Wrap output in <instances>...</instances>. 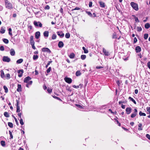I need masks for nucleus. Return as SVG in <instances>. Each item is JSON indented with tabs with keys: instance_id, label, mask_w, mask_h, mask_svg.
I'll use <instances>...</instances> for the list:
<instances>
[{
	"instance_id": "864d4df0",
	"label": "nucleus",
	"mask_w": 150,
	"mask_h": 150,
	"mask_svg": "<svg viewBox=\"0 0 150 150\" xmlns=\"http://www.w3.org/2000/svg\"><path fill=\"white\" fill-rule=\"evenodd\" d=\"M30 41L31 45L35 44V42L34 40Z\"/></svg>"
},
{
	"instance_id": "338daca9",
	"label": "nucleus",
	"mask_w": 150,
	"mask_h": 150,
	"mask_svg": "<svg viewBox=\"0 0 150 150\" xmlns=\"http://www.w3.org/2000/svg\"><path fill=\"white\" fill-rule=\"evenodd\" d=\"M32 81H29L27 83H28L29 85H30L32 84Z\"/></svg>"
},
{
	"instance_id": "4c0bfd02",
	"label": "nucleus",
	"mask_w": 150,
	"mask_h": 150,
	"mask_svg": "<svg viewBox=\"0 0 150 150\" xmlns=\"http://www.w3.org/2000/svg\"><path fill=\"white\" fill-rule=\"evenodd\" d=\"M148 37V34H145L144 35V38L145 40H146Z\"/></svg>"
},
{
	"instance_id": "e2e57ef3",
	"label": "nucleus",
	"mask_w": 150,
	"mask_h": 150,
	"mask_svg": "<svg viewBox=\"0 0 150 150\" xmlns=\"http://www.w3.org/2000/svg\"><path fill=\"white\" fill-rule=\"evenodd\" d=\"M135 21L137 22H139V21L138 20V18L137 17L135 18Z\"/></svg>"
},
{
	"instance_id": "a18cd8bd",
	"label": "nucleus",
	"mask_w": 150,
	"mask_h": 150,
	"mask_svg": "<svg viewBox=\"0 0 150 150\" xmlns=\"http://www.w3.org/2000/svg\"><path fill=\"white\" fill-rule=\"evenodd\" d=\"M20 123L22 125L24 124V122L23 121V120L22 118H21L20 120Z\"/></svg>"
},
{
	"instance_id": "c756f323",
	"label": "nucleus",
	"mask_w": 150,
	"mask_h": 150,
	"mask_svg": "<svg viewBox=\"0 0 150 150\" xmlns=\"http://www.w3.org/2000/svg\"><path fill=\"white\" fill-rule=\"evenodd\" d=\"M3 41L5 43L7 44L8 43V40L6 39H3Z\"/></svg>"
},
{
	"instance_id": "c85d7f7f",
	"label": "nucleus",
	"mask_w": 150,
	"mask_h": 150,
	"mask_svg": "<svg viewBox=\"0 0 150 150\" xmlns=\"http://www.w3.org/2000/svg\"><path fill=\"white\" fill-rule=\"evenodd\" d=\"M82 49L84 50V53H87L88 52V50L86 49L84 47H82Z\"/></svg>"
},
{
	"instance_id": "37998d69",
	"label": "nucleus",
	"mask_w": 150,
	"mask_h": 150,
	"mask_svg": "<svg viewBox=\"0 0 150 150\" xmlns=\"http://www.w3.org/2000/svg\"><path fill=\"white\" fill-rule=\"evenodd\" d=\"M20 111V108L19 106H18L17 107L16 112H19Z\"/></svg>"
},
{
	"instance_id": "e433bc0d",
	"label": "nucleus",
	"mask_w": 150,
	"mask_h": 150,
	"mask_svg": "<svg viewBox=\"0 0 150 150\" xmlns=\"http://www.w3.org/2000/svg\"><path fill=\"white\" fill-rule=\"evenodd\" d=\"M5 30L2 27L1 28V29L0 32L1 33H5Z\"/></svg>"
},
{
	"instance_id": "a19ab883",
	"label": "nucleus",
	"mask_w": 150,
	"mask_h": 150,
	"mask_svg": "<svg viewBox=\"0 0 150 150\" xmlns=\"http://www.w3.org/2000/svg\"><path fill=\"white\" fill-rule=\"evenodd\" d=\"M114 120H115V121L116 122L117 124L118 125H119V126H120V123L116 119H114Z\"/></svg>"
},
{
	"instance_id": "a211bd4d",
	"label": "nucleus",
	"mask_w": 150,
	"mask_h": 150,
	"mask_svg": "<svg viewBox=\"0 0 150 150\" xmlns=\"http://www.w3.org/2000/svg\"><path fill=\"white\" fill-rule=\"evenodd\" d=\"M1 77L2 78H4L5 77V74H4L3 71L2 70H1Z\"/></svg>"
},
{
	"instance_id": "2eb2a0df",
	"label": "nucleus",
	"mask_w": 150,
	"mask_h": 150,
	"mask_svg": "<svg viewBox=\"0 0 150 150\" xmlns=\"http://www.w3.org/2000/svg\"><path fill=\"white\" fill-rule=\"evenodd\" d=\"M10 53L11 55L12 56H14L15 53V50L13 49H11Z\"/></svg>"
},
{
	"instance_id": "13d9d810",
	"label": "nucleus",
	"mask_w": 150,
	"mask_h": 150,
	"mask_svg": "<svg viewBox=\"0 0 150 150\" xmlns=\"http://www.w3.org/2000/svg\"><path fill=\"white\" fill-rule=\"evenodd\" d=\"M147 66L149 69H150V62L147 63Z\"/></svg>"
},
{
	"instance_id": "39448f33",
	"label": "nucleus",
	"mask_w": 150,
	"mask_h": 150,
	"mask_svg": "<svg viewBox=\"0 0 150 150\" xmlns=\"http://www.w3.org/2000/svg\"><path fill=\"white\" fill-rule=\"evenodd\" d=\"M137 110L136 108L134 109V112L132 113L131 117L132 118H134L137 115Z\"/></svg>"
},
{
	"instance_id": "393cba45",
	"label": "nucleus",
	"mask_w": 150,
	"mask_h": 150,
	"mask_svg": "<svg viewBox=\"0 0 150 150\" xmlns=\"http://www.w3.org/2000/svg\"><path fill=\"white\" fill-rule=\"evenodd\" d=\"M4 115L5 117H9V115L8 113L6 112H4Z\"/></svg>"
},
{
	"instance_id": "6ab92c4d",
	"label": "nucleus",
	"mask_w": 150,
	"mask_h": 150,
	"mask_svg": "<svg viewBox=\"0 0 150 150\" xmlns=\"http://www.w3.org/2000/svg\"><path fill=\"white\" fill-rule=\"evenodd\" d=\"M75 55L73 53H71L69 57L71 59H73L75 57Z\"/></svg>"
},
{
	"instance_id": "aec40b11",
	"label": "nucleus",
	"mask_w": 150,
	"mask_h": 150,
	"mask_svg": "<svg viewBox=\"0 0 150 150\" xmlns=\"http://www.w3.org/2000/svg\"><path fill=\"white\" fill-rule=\"evenodd\" d=\"M99 4L100 5V7H101L103 8L105 6V3L102 1H100L99 2Z\"/></svg>"
},
{
	"instance_id": "680f3d73",
	"label": "nucleus",
	"mask_w": 150,
	"mask_h": 150,
	"mask_svg": "<svg viewBox=\"0 0 150 150\" xmlns=\"http://www.w3.org/2000/svg\"><path fill=\"white\" fill-rule=\"evenodd\" d=\"M33 36H30V41L33 40Z\"/></svg>"
},
{
	"instance_id": "c9c22d12",
	"label": "nucleus",
	"mask_w": 150,
	"mask_h": 150,
	"mask_svg": "<svg viewBox=\"0 0 150 150\" xmlns=\"http://www.w3.org/2000/svg\"><path fill=\"white\" fill-rule=\"evenodd\" d=\"M38 56L37 55H34L33 56V58L34 60H36L38 58Z\"/></svg>"
},
{
	"instance_id": "774afa93",
	"label": "nucleus",
	"mask_w": 150,
	"mask_h": 150,
	"mask_svg": "<svg viewBox=\"0 0 150 150\" xmlns=\"http://www.w3.org/2000/svg\"><path fill=\"white\" fill-rule=\"evenodd\" d=\"M112 38H117V37L115 34H113L112 36Z\"/></svg>"
},
{
	"instance_id": "c03bdc74",
	"label": "nucleus",
	"mask_w": 150,
	"mask_h": 150,
	"mask_svg": "<svg viewBox=\"0 0 150 150\" xmlns=\"http://www.w3.org/2000/svg\"><path fill=\"white\" fill-rule=\"evenodd\" d=\"M146 109L147 111L149 112V114H150V107H147Z\"/></svg>"
},
{
	"instance_id": "f257e3e1",
	"label": "nucleus",
	"mask_w": 150,
	"mask_h": 150,
	"mask_svg": "<svg viewBox=\"0 0 150 150\" xmlns=\"http://www.w3.org/2000/svg\"><path fill=\"white\" fill-rule=\"evenodd\" d=\"M5 3L6 7V8L10 9L13 8V6L12 4L7 0H5Z\"/></svg>"
},
{
	"instance_id": "f704fd0d",
	"label": "nucleus",
	"mask_w": 150,
	"mask_h": 150,
	"mask_svg": "<svg viewBox=\"0 0 150 150\" xmlns=\"http://www.w3.org/2000/svg\"><path fill=\"white\" fill-rule=\"evenodd\" d=\"M86 57V56L85 55H82L81 56V58L82 60L85 59Z\"/></svg>"
},
{
	"instance_id": "5fc2aeb1",
	"label": "nucleus",
	"mask_w": 150,
	"mask_h": 150,
	"mask_svg": "<svg viewBox=\"0 0 150 150\" xmlns=\"http://www.w3.org/2000/svg\"><path fill=\"white\" fill-rule=\"evenodd\" d=\"M18 115L20 119L22 118L21 117V115H22L21 113V112L18 113Z\"/></svg>"
},
{
	"instance_id": "1a4fd4ad",
	"label": "nucleus",
	"mask_w": 150,
	"mask_h": 150,
	"mask_svg": "<svg viewBox=\"0 0 150 150\" xmlns=\"http://www.w3.org/2000/svg\"><path fill=\"white\" fill-rule=\"evenodd\" d=\"M23 70H19L18 71V73L19 74L18 76L19 77H21L23 75Z\"/></svg>"
},
{
	"instance_id": "bb28decb",
	"label": "nucleus",
	"mask_w": 150,
	"mask_h": 150,
	"mask_svg": "<svg viewBox=\"0 0 150 150\" xmlns=\"http://www.w3.org/2000/svg\"><path fill=\"white\" fill-rule=\"evenodd\" d=\"M1 144L3 146H5V142L4 141H1Z\"/></svg>"
},
{
	"instance_id": "603ef678",
	"label": "nucleus",
	"mask_w": 150,
	"mask_h": 150,
	"mask_svg": "<svg viewBox=\"0 0 150 150\" xmlns=\"http://www.w3.org/2000/svg\"><path fill=\"white\" fill-rule=\"evenodd\" d=\"M146 137L148 139H149V140H150V135L149 134H146Z\"/></svg>"
},
{
	"instance_id": "423d86ee",
	"label": "nucleus",
	"mask_w": 150,
	"mask_h": 150,
	"mask_svg": "<svg viewBox=\"0 0 150 150\" xmlns=\"http://www.w3.org/2000/svg\"><path fill=\"white\" fill-rule=\"evenodd\" d=\"M65 81L68 83H71L72 80L70 78L65 77L64 79Z\"/></svg>"
},
{
	"instance_id": "cd10ccee",
	"label": "nucleus",
	"mask_w": 150,
	"mask_h": 150,
	"mask_svg": "<svg viewBox=\"0 0 150 150\" xmlns=\"http://www.w3.org/2000/svg\"><path fill=\"white\" fill-rule=\"evenodd\" d=\"M81 73L80 71H77L76 73V76H79L81 75Z\"/></svg>"
},
{
	"instance_id": "0e129e2a",
	"label": "nucleus",
	"mask_w": 150,
	"mask_h": 150,
	"mask_svg": "<svg viewBox=\"0 0 150 150\" xmlns=\"http://www.w3.org/2000/svg\"><path fill=\"white\" fill-rule=\"evenodd\" d=\"M137 39L136 38H134V43H135L136 42H137Z\"/></svg>"
},
{
	"instance_id": "79ce46f5",
	"label": "nucleus",
	"mask_w": 150,
	"mask_h": 150,
	"mask_svg": "<svg viewBox=\"0 0 150 150\" xmlns=\"http://www.w3.org/2000/svg\"><path fill=\"white\" fill-rule=\"evenodd\" d=\"M56 37H57L56 35L55 34H53L52 36V39L54 40V39H55L56 38Z\"/></svg>"
},
{
	"instance_id": "20e7f679",
	"label": "nucleus",
	"mask_w": 150,
	"mask_h": 150,
	"mask_svg": "<svg viewBox=\"0 0 150 150\" xmlns=\"http://www.w3.org/2000/svg\"><path fill=\"white\" fill-rule=\"evenodd\" d=\"M34 25L36 27L39 26L40 27H42V24L40 22H37L36 21H34L33 23Z\"/></svg>"
},
{
	"instance_id": "49530a36",
	"label": "nucleus",
	"mask_w": 150,
	"mask_h": 150,
	"mask_svg": "<svg viewBox=\"0 0 150 150\" xmlns=\"http://www.w3.org/2000/svg\"><path fill=\"white\" fill-rule=\"evenodd\" d=\"M86 13H87V14L89 16H93L92 14L90 12H88V11H87Z\"/></svg>"
},
{
	"instance_id": "f3484780",
	"label": "nucleus",
	"mask_w": 150,
	"mask_h": 150,
	"mask_svg": "<svg viewBox=\"0 0 150 150\" xmlns=\"http://www.w3.org/2000/svg\"><path fill=\"white\" fill-rule=\"evenodd\" d=\"M142 124L141 123H140L138 125V130H142L143 129L142 128Z\"/></svg>"
},
{
	"instance_id": "a878e982",
	"label": "nucleus",
	"mask_w": 150,
	"mask_h": 150,
	"mask_svg": "<svg viewBox=\"0 0 150 150\" xmlns=\"http://www.w3.org/2000/svg\"><path fill=\"white\" fill-rule=\"evenodd\" d=\"M139 115L140 116H146V114L142 112V111H140L139 112Z\"/></svg>"
},
{
	"instance_id": "8fccbe9b",
	"label": "nucleus",
	"mask_w": 150,
	"mask_h": 150,
	"mask_svg": "<svg viewBox=\"0 0 150 150\" xmlns=\"http://www.w3.org/2000/svg\"><path fill=\"white\" fill-rule=\"evenodd\" d=\"M52 91V89L51 88H47V92L49 93H51Z\"/></svg>"
},
{
	"instance_id": "f03ea898",
	"label": "nucleus",
	"mask_w": 150,
	"mask_h": 150,
	"mask_svg": "<svg viewBox=\"0 0 150 150\" xmlns=\"http://www.w3.org/2000/svg\"><path fill=\"white\" fill-rule=\"evenodd\" d=\"M130 5L136 11H138L139 9L138 4L134 2H131Z\"/></svg>"
},
{
	"instance_id": "4468645a",
	"label": "nucleus",
	"mask_w": 150,
	"mask_h": 150,
	"mask_svg": "<svg viewBox=\"0 0 150 150\" xmlns=\"http://www.w3.org/2000/svg\"><path fill=\"white\" fill-rule=\"evenodd\" d=\"M40 35V33L39 31L35 33V37L36 39H38Z\"/></svg>"
},
{
	"instance_id": "6e6552de",
	"label": "nucleus",
	"mask_w": 150,
	"mask_h": 150,
	"mask_svg": "<svg viewBox=\"0 0 150 150\" xmlns=\"http://www.w3.org/2000/svg\"><path fill=\"white\" fill-rule=\"evenodd\" d=\"M57 34L60 37L63 38L64 36V34L62 31H58L57 33Z\"/></svg>"
},
{
	"instance_id": "412c9836",
	"label": "nucleus",
	"mask_w": 150,
	"mask_h": 150,
	"mask_svg": "<svg viewBox=\"0 0 150 150\" xmlns=\"http://www.w3.org/2000/svg\"><path fill=\"white\" fill-rule=\"evenodd\" d=\"M129 99L131 100L135 104H136V102L135 100L131 97H129Z\"/></svg>"
},
{
	"instance_id": "09e8293b",
	"label": "nucleus",
	"mask_w": 150,
	"mask_h": 150,
	"mask_svg": "<svg viewBox=\"0 0 150 150\" xmlns=\"http://www.w3.org/2000/svg\"><path fill=\"white\" fill-rule=\"evenodd\" d=\"M76 106L78 108H80V109H82L83 108V107L81 106V105H79V104H76Z\"/></svg>"
},
{
	"instance_id": "72a5a7b5",
	"label": "nucleus",
	"mask_w": 150,
	"mask_h": 150,
	"mask_svg": "<svg viewBox=\"0 0 150 150\" xmlns=\"http://www.w3.org/2000/svg\"><path fill=\"white\" fill-rule=\"evenodd\" d=\"M8 125L11 128H12L13 127V124L11 122H8Z\"/></svg>"
},
{
	"instance_id": "052dcab7",
	"label": "nucleus",
	"mask_w": 150,
	"mask_h": 150,
	"mask_svg": "<svg viewBox=\"0 0 150 150\" xmlns=\"http://www.w3.org/2000/svg\"><path fill=\"white\" fill-rule=\"evenodd\" d=\"M44 35L45 37H47V31H45L44 33Z\"/></svg>"
},
{
	"instance_id": "2f4dec72",
	"label": "nucleus",
	"mask_w": 150,
	"mask_h": 150,
	"mask_svg": "<svg viewBox=\"0 0 150 150\" xmlns=\"http://www.w3.org/2000/svg\"><path fill=\"white\" fill-rule=\"evenodd\" d=\"M42 51L43 52H47V48L44 47L42 49Z\"/></svg>"
},
{
	"instance_id": "4d7b16f0",
	"label": "nucleus",
	"mask_w": 150,
	"mask_h": 150,
	"mask_svg": "<svg viewBox=\"0 0 150 150\" xmlns=\"http://www.w3.org/2000/svg\"><path fill=\"white\" fill-rule=\"evenodd\" d=\"M92 2H90L89 4V6L91 7L92 6Z\"/></svg>"
},
{
	"instance_id": "58836bf2",
	"label": "nucleus",
	"mask_w": 150,
	"mask_h": 150,
	"mask_svg": "<svg viewBox=\"0 0 150 150\" xmlns=\"http://www.w3.org/2000/svg\"><path fill=\"white\" fill-rule=\"evenodd\" d=\"M137 30L138 31L140 32L142 30V28L140 27H137Z\"/></svg>"
},
{
	"instance_id": "0eeeda50",
	"label": "nucleus",
	"mask_w": 150,
	"mask_h": 150,
	"mask_svg": "<svg viewBox=\"0 0 150 150\" xmlns=\"http://www.w3.org/2000/svg\"><path fill=\"white\" fill-rule=\"evenodd\" d=\"M3 61L5 62H9L10 61V59L8 57L4 56L3 57Z\"/></svg>"
},
{
	"instance_id": "4be33fe9",
	"label": "nucleus",
	"mask_w": 150,
	"mask_h": 150,
	"mask_svg": "<svg viewBox=\"0 0 150 150\" xmlns=\"http://www.w3.org/2000/svg\"><path fill=\"white\" fill-rule=\"evenodd\" d=\"M23 59H20L16 61V63L17 64H20L21 63L23 62Z\"/></svg>"
},
{
	"instance_id": "5701e85b",
	"label": "nucleus",
	"mask_w": 150,
	"mask_h": 150,
	"mask_svg": "<svg viewBox=\"0 0 150 150\" xmlns=\"http://www.w3.org/2000/svg\"><path fill=\"white\" fill-rule=\"evenodd\" d=\"M150 27V25L149 23H146L145 25V27L146 29H148Z\"/></svg>"
},
{
	"instance_id": "3c124183",
	"label": "nucleus",
	"mask_w": 150,
	"mask_h": 150,
	"mask_svg": "<svg viewBox=\"0 0 150 150\" xmlns=\"http://www.w3.org/2000/svg\"><path fill=\"white\" fill-rule=\"evenodd\" d=\"M0 50L2 51H4V46H1L0 47Z\"/></svg>"
},
{
	"instance_id": "7c9ffc66",
	"label": "nucleus",
	"mask_w": 150,
	"mask_h": 150,
	"mask_svg": "<svg viewBox=\"0 0 150 150\" xmlns=\"http://www.w3.org/2000/svg\"><path fill=\"white\" fill-rule=\"evenodd\" d=\"M4 88L5 90V92L6 93H7L8 92V89L5 86L3 87Z\"/></svg>"
},
{
	"instance_id": "6e6d98bb",
	"label": "nucleus",
	"mask_w": 150,
	"mask_h": 150,
	"mask_svg": "<svg viewBox=\"0 0 150 150\" xmlns=\"http://www.w3.org/2000/svg\"><path fill=\"white\" fill-rule=\"evenodd\" d=\"M72 86L73 88H79V86H76L75 85H73Z\"/></svg>"
},
{
	"instance_id": "69168bd1",
	"label": "nucleus",
	"mask_w": 150,
	"mask_h": 150,
	"mask_svg": "<svg viewBox=\"0 0 150 150\" xmlns=\"http://www.w3.org/2000/svg\"><path fill=\"white\" fill-rule=\"evenodd\" d=\"M32 48L34 50H35L36 49V48L34 44L31 45Z\"/></svg>"
},
{
	"instance_id": "f8f14e48",
	"label": "nucleus",
	"mask_w": 150,
	"mask_h": 150,
	"mask_svg": "<svg viewBox=\"0 0 150 150\" xmlns=\"http://www.w3.org/2000/svg\"><path fill=\"white\" fill-rule=\"evenodd\" d=\"M135 50L136 52H139L141 50V48L139 46H137L135 48Z\"/></svg>"
},
{
	"instance_id": "ddd939ff",
	"label": "nucleus",
	"mask_w": 150,
	"mask_h": 150,
	"mask_svg": "<svg viewBox=\"0 0 150 150\" xmlns=\"http://www.w3.org/2000/svg\"><path fill=\"white\" fill-rule=\"evenodd\" d=\"M64 44L62 41H59L58 44V46L59 48H62L63 47Z\"/></svg>"
},
{
	"instance_id": "de8ad7c7",
	"label": "nucleus",
	"mask_w": 150,
	"mask_h": 150,
	"mask_svg": "<svg viewBox=\"0 0 150 150\" xmlns=\"http://www.w3.org/2000/svg\"><path fill=\"white\" fill-rule=\"evenodd\" d=\"M9 134L11 138L10 139H12L13 138V136L12 135V132L10 131H9Z\"/></svg>"
},
{
	"instance_id": "9b49d317",
	"label": "nucleus",
	"mask_w": 150,
	"mask_h": 150,
	"mask_svg": "<svg viewBox=\"0 0 150 150\" xmlns=\"http://www.w3.org/2000/svg\"><path fill=\"white\" fill-rule=\"evenodd\" d=\"M31 79V78L28 76L25 78L24 80V82L28 83Z\"/></svg>"
},
{
	"instance_id": "ea45409f",
	"label": "nucleus",
	"mask_w": 150,
	"mask_h": 150,
	"mask_svg": "<svg viewBox=\"0 0 150 150\" xmlns=\"http://www.w3.org/2000/svg\"><path fill=\"white\" fill-rule=\"evenodd\" d=\"M14 120H15L16 122V124L17 125H18V120H17V119L14 117V116L13 115L12 116Z\"/></svg>"
},
{
	"instance_id": "7ed1b4c3",
	"label": "nucleus",
	"mask_w": 150,
	"mask_h": 150,
	"mask_svg": "<svg viewBox=\"0 0 150 150\" xmlns=\"http://www.w3.org/2000/svg\"><path fill=\"white\" fill-rule=\"evenodd\" d=\"M103 52L104 53V54L105 56H108L110 55V53L108 51L106 50L104 48H103Z\"/></svg>"
},
{
	"instance_id": "9d476101",
	"label": "nucleus",
	"mask_w": 150,
	"mask_h": 150,
	"mask_svg": "<svg viewBox=\"0 0 150 150\" xmlns=\"http://www.w3.org/2000/svg\"><path fill=\"white\" fill-rule=\"evenodd\" d=\"M126 111L127 114H129L132 111V109L130 107H127L126 109Z\"/></svg>"
},
{
	"instance_id": "bf43d9fd",
	"label": "nucleus",
	"mask_w": 150,
	"mask_h": 150,
	"mask_svg": "<svg viewBox=\"0 0 150 150\" xmlns=\"http://www.w3.org/2000/svg\"><path fill=\"white\" fill-rule=\"evenodd\" d=\"M51 69V68L50 67H49L48 69H47V73L49 72Z\"/></svg>"
},
{
	"instance_id": "b1692460",
	"label": "nucleus",
	"mask_w": 150,
	"mask_h": 150,
	"mask_svg": "<svg viewBox=\"0 0 150 150\" xmlns=\"http://www.w3.org/2000/svg\"><path fill=\"white\" fill-rule=\"evenodd\" d=\"M70 34L69 33H67L65 35V37L66 38H67V39L69 38H70Z\"/></svg>"
},
{
	"instance_id": "dca6fc26",
	"label": "nucleus",
	"mask_w": 150,
	"mask_h": 150,
	"mask_svg": "<svg viewBox=\"0 0 150 150\" xmlns=\"http://www.w3.org/2000/svg\"><path fill=\"white\" fill-rule=\"evenodd\" d=\"M17 91L18 92H20L21 91V86L20 84H18V88L17 89Z\"/></svg>"
},
{
	"instance_id": "473e14b6",
	"label": "nucleus",
	"mask_w": 150,
	"mask_h": 150,
	"mask_svg": "<svg viewBox=\"0 0 150 150\" xmlns=\"http://www.w3.org/2000/svg\"><path fill=\"white\" fill-rule=\"evenodd\" d=\"M6 79H9L10 78V75L9 74H6Z\"/></svg>"
}]
</instances>
